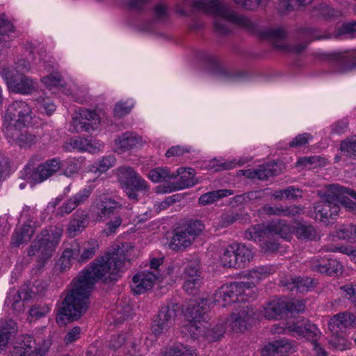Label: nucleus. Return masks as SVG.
Wrapping results in <instances>:
<instances>
[{
  "instance_id": "obj_28",
  "label": "nucleus",
  "mask_w": 356,
  "mask_h": 356,
  "mask_svg": "<svg viewBox=\"0 0 356 356\" xmlns=\"http://www.w3.org/2000/svg\"><path fill=\"white\" fill-rule=\"evenodd\" d=\"M146 349L142 346V337L139 334H133L127 333L125 346L123 352L125 356H140Z\"/></svg>"
},
{
  "instance_id": "obj_24",
  "label": "nucleus",
  "mask_w": 356,
  "mask_h": 356,
  "mask_svg": "<svg viewBox=\"0 0 356 356\" xmlns=\"http://www.w3.org/2000/svg\"><path fill=\"white\" fill-rule=\"evenodd\" d=\"M20 128L15 127L11 129L10 134L4 133L9 143H16L21 147H25L35 144L38 140V137L34 134L27 131L21 133L19 131Z\"/></svg>"
},
{
  "instance_id": "obj_49",
  "label": "nucleus",
  "mask_w": 356,
  "mask_h": 356,
  "mask_svg": "<svg viewBox=\"0 0 356 356\" xmlns=\"http://www.w3.org/2000/svg\"><path fill=\"white\" fill-rule=\"evenodd\" d=\"M243 219L245 218L242 213L228 211L220 216V225L222 227H227L237 221L241 222Z\"/></svg>"
},
{
  "instance_id": "obj_58",
  "label": "nucleus",
  "mask_w": 356,
  "mask_h": 356,
  "mask_svg": "<svg viewBox=\"0 0 356 356\" xmlns=\"http://www.w3.org/2000/svg\"><path fill=\"white\" fill-rule=\"evenodd\" d=\"M93 191V187L88 186L80 190L77 193L73 195L72 200L74 201L76 206L83 204L90 197Z\"/></svg>"
},
{
  "instance_id": "obj_19",
  "label": "nucleus",
  "mask_w": 356,
  "mask_h": 356,
  "mask_svg": "<svg viewBox=\"0 0 356 356\" xmlns=\"http://www.w3.org/2000/svg\"><path fill=\"white\" fill-rule=\"evenodd\" d=\"M329 59L339 72H346L356 68V51L333 52L329 54Z\"/></svg>"
},
{
  "instance_id": "obj_13",
  "label": "nucleus",
  "mask_w": 356,
  "mask_h": 356,
  "mask_svg": "<svg viewBox=\"0 0 356 356\" xmlns=\"http://www.w3.org/2000/svg\"><path fill=\"white\" fill-rule=\"evenodd\" d=\"M60 168L59 159L54 158L40 164L32 172H27L26 177L27 179L32 181L34 184L41 183L54 175L60 170ZM29 170V168H26L25 169L26 171Z\"/></svg>"
},
{
  "instance_id": "obj_51",
  "label": "nucleus",
  "mask_w": 356,
  "mask_h": 356,
  "mask_svg": "<svg viewBox=\"0 0 356 356\" xmlns=\"http://www.w3.org/2000/svg\"><path fill=\"white\" fill-rule=\"evenodd\" d=\"M183 284L184 290L188 294L195 295L197 293L202 284V277H187Z\"/></svg>"
},
{
  "instance_id": "obj_64",
  "label": "nucleus",
  "mask_w": 356,
  "mask_h": 356,
  "mask_svg": "<svg viewBox=\"0 0 356 356\" xmlns=\"http://www.w3.org/2000/svg\"><path fill=\"white\" fill-rule=\"evenodd\" d=\"M341 289L345 293L346 298L356 305V284L343 285Z\"/></svg>"
},
{
  "instance_id": "obj_15",
  "label": "nucleus",
  "mask_w": 356,
  "mask_h": 356,
  "mask_svg": "<svg viewBox=\"0 0 356 356\" xmlns=\"http://www.w3.org/2000/svg\"><path fill=\"white\" fill-rule=\"evenodd\" d=\"M204 225L199 220H190L179 231V251L191 246L195 239L202 232Z\"/></svg>"
},
{
  "instance_id": "obj_27",
  "label": "nucleus",
  "mask_w": 356,
  "mask_h": 356,
  "mask_svg": "<svg viewBox=\"0 0 356 356\" xmlns=\"http://www.w3.org/2000/svg\"><path fill=\"white\" fill-rule=\"evenodd\" d=\"M274 234L269 226L263 224H257L252 225L244 233V236L248 240L254 241L255 242H262L266 238L273 236Z\"/></svg>"
},
{
  "instance_id": "obj_21",
  "label": "nucleus",
  "mask_w": 356,
  "mask_h": 356,
  "mask_svg": "<svg viewBox=\"0 0 356 356\" xmlns=\"http://www.w3.org/2000/svg\"><path fill=\"white\" fill-rule=\"evenodd\" d=\"M213 301L222 307H226L232 303L243 300L239 298L236 293V289L233 284H226L220 287L213 296Z\"/></svg>"
},
{
  "instance_id": "obj_44",
  "label": "nucleus",
  "mask_w": 356,
  "mask_h": 356,
  "mask_svg": "<svg viewBox=\"0 0 356 356\" xmlns=\"http://www.w3.org/2000/svg\"><path fill=\"white\" fill-rule=\"evenodd\" d=\"M63 234V229L60 227L55 226L51 227L49 230L42 231L40 236L46 238L50 243L51 245H54V248L56 250L58 245L61 236Z\"/></svg>"
},
{
  "instance_id": "obj_9",
  "label": "nucleus",
  "mask_w": 356,
  "mask_h": 356,
  "mask_svg": "<svg viewBox=\"0 0 356 356\" xmlns=\"http://www.w3.org/2000/svg\"><path fill=\"white\" fill-rule=\"evenodd\" d=\"M50 347L49 341L38 343L33 337L24 335L19 345L13 347L9 356H44Z\"/></svg>"
},
{
  "instance_id": "obj_11",
  "label": "nucleus",
  "mask_w": 356,
  "mask_h": 356,
  "mask_svg": "<svg viewBox=\"0 0 356 356\" xmlns=\"http://www.w3.org/2000/svg\"><path fill=\"white\" fill-rule=\"evenodd\" d=\"M356 327V312H340L333 316L328 322V329L337 339L343 338L347 328Z\"/></svg>"
},
{
  "instance_id": "obj_46",
  "label": "nucleus",
  "mask_w": 356,
  "mask_h": 356,
  "mask_svg": "<svg viewBox=\"0 0 356 356\" xmlns=\"http://www.w3.org/2000/svg\"><path fill=\"white\" fill-rule=\"evenodd\" d=\"M234 247L236 251L237 261L239 268L250 261L252 258V253L251 250L243 244L234 243Z\"/></svg>"
},
{
  "instance_id": "obj_40",
  "label": "nucleus",
  "mask_w": 356,
  "mask_h": 356,
  "mask_svg": "<svg viewBox=\"0 0 356 356\" xmlns=\"http://www.w3.org/2000/svg\"><path fill=\"white\" fill-rule=\"evenodd\" d=\"M115 157L113 155L104 156L89 166V170L93 172H105L115 163Z\"/></svg>"
},
{
  "instance_id": "obj_23",
  "label": "nucleus",
  "mask_w": 356,
  "mask_h": 356,
  "mask_svg": "<svg viewBox=\"0 0 356 356\" xmlns=\"http://www.w3.org/2000/svg\"><path fill=\"white\" fill-rule=\"evenodd\" d=\"M262 213L268 216L294 217L303 213V207L298 205L284 207L277 204H265L261 208Z\"/></svg>"
},
{
  "instance_id": "obj_10",
  "label": "nucleus",
  "mask_w": 356,
  "mask_h": 356,
  "mask_svg": "<svg viewBox=\"0 0 356 356\" xmlns=\"http://www.w3.org/2000/svg\"><path fill=\"white\" fill-rule=\"evenodd\" d=\"M99 120L96 112L80 108L79 113L72 118L70 130L75 133L88 132L97 129Z\"/></svg>"
},
{
  "instance_id": "obj_60",
  "label": "nucleus",
  "mask_w": 356,
  "mask_h": 356,
  "mask_svg": "<svg viewBox=\"0 0 356 356\" xmlns=\"http://www.w3.org/2000/svg\"><path fill=\"white\" fill-rule=\"evenodd\" d=\"M38 109L40 113L50 115L55 111L56 106L51 99L49 98H44L41 100H38Z\"/></svg>"
},
{
  "instance_id": "obj_33",
  "label": "nucleus",
  "mask_w": 356,
  "mask_h": 356,
  "mask_svg": "<svg viewBox=\"0 0 356 356\" xmlns=\"http://www.w3.org/2000/svg\"><path fill=\"white\" fill-rule=\"evenodd\" d=\"M199 182L192 168H179V190L190 188Z\"/></svg>"
},
{
  "instance_id": "obj_29",
  "label": "nucleus",
  "mask_w": 356,
  "mask_h": 356,
  "mask_svg": "<svg viewBox=\"0 0 356 356\" xmlns=\"http://www.w3.org/2000/svg\"><path fill=\"white\" fill-rule=\"evenodd\" d=\"M35 232L34 228L31 225H22L17 227L12 235L10 245L13 247H19L23 243H28Z\"/></svg>"
},
{
  "instance_id": "obj_54",
  "label": "nucleus",
  "mask_w": 356,
  "mask_h": 356,
  "mask_svg": "<svg viewBox=\"0 0 356 356\" xmlns=\"http://www.w3.org/2000/svg\"><path fill=\"white\" fill-rule=\"evenodd\" d=\"M305 309V302L303 300H292L286 301V307L284 308V314H296L302 313Z\"/></svg>"
},
{
  "instance_id": "obj_31",
  "label": "nucleus",
  "mask_w": 356,
  "mask_h": 356,
  "mask_svg": "<svg viewBox=\"0 0 356 356\" xmlns=\"http://www.w3.org/2000/svg\"><path fill=\"white\" fill-rule=\"evenodd\" d=\"M254 315L250 306L247 305L243 307L238 314H233L232 319L233 321V327L240 332H244L247 330V324L250 319Z\"/></svg>"
},
{
  "instance_id": "obj_36",
  "label": "nucleus",
  "mask_w": 356,
  "mask_h": 356,
  "mask_svg": "<svg viewBox=\"0 0 356 356\" xmlns=\"http://www.w3.org/2000/svg\"><path fill=\"white\" fill-rule=\"evenodd\" d=\"M28 298V293L24 292L21 289L13 295H11V293H10L5 300V305L8 307L10 306L12 309L16 312H21L24 309L22 300H26Z\"/></svg>"
},
{
  "instance_id": "obj_34",
  "label": "nucleus",
  "mask_w": 356,
  "mask_h": 356,
  "mask_svg": "<svg viewBox=\"0 0 356 356\" xmlns=\"http://www.w3.org/2000/svg\"><path fill=\"white\" fill-rule=\"evenodd\" d=\"M234 194V191L230 189H219L216 191H210L202 194L198 200L200 205L211 204L216 201Z\"/></svg>"
},
{
  "instance_id": "obj_35",
  "label": "nucleus",
  "mask_w": 356,
  "mask_h": 356,
  "mask_svg": "<svg viewBox=\"0 0 356 356\" xmlns=\"http://www.w3.org/2000/svg\"><path fill=\"white\" fill-rule=\"evenodd\" d=\"M99 248V243L95 239H90L83 243L81 246L79 255L76 257V261L79 263H86L90 259Z\"/></svg>"
},
{
  "instance_id": "obj_14",
  "label": "nucleus",
  "mask_w": 356,
  "mask_h": 356,
  "mask_svg": "<svg viewBox=\"0 0 356 356\" xmlns=\"http://www.w3.org/2000/svg\"><path fill=\"white\" fill-rule=\"evenodd\" d=\"M177 305L172 304L171 306L163 307L159 311L152 326V331L156 337L159 336L172 325L177 316Z\"/></svg>"
},
{
  "instance_id": "obj_22",
  "label": "nucleus",
  "mask_w": 356,
  "mask_h": 356,
  "mask_svg": "<svg viewBox=\"0 0 356 356\" xmlns=\"http://www.w3.org/2000/svg\"><path fill=\"white\" fill-rule=\"evenodd\" d=\"M80 251L81 245L76 240L73 241L70 247L63 251L62 255L56 263L55 268L56 270L61 273L68 270L72 266V261L76 260Z\"/></svg>"
},
{
  "instance_id": "obj_5",
  "label": "nucleus",
  "mask_w": 356,
  "mask_h": 356,
  "mask_svg": "<svg viewBox=\"0 0 356 356\" xmlns=\"http://www.w3.org/2000/svg\"><path fill=\"white\" fill-rule=\"evenodd\" d=\"M32 110L27 102L16 100L10 104L3 118V131L10 134L11 129L29 126L32 120Z\"/></svg>"
},
{
  "instance_id": "obj_57",
  "label": "nucleus",
  "mask_w": 356,
  "mask_h": 356,
  "mask_svg": "<svg viewBox=\"0 0 356 356\" xmlns=\"http://www.w3.org/2000/svg\"><path fill=\"white\" fill-rule=\"evenodd\" d=\"M42 82L48 88H51L62 85V76L58 72H53L42 78Z\"/></svg>"
},
{
  "instance_id": "obj_16",
  "label": "nucleus",
  "mask_w": 356,
  "mask_h": 356,
  "mask_svg": "<svg viewBox=\"0 0 356 356\" xmlns=\"http://www.w3.org/2000/svg\"><path fill=\"white\" fill-rule=\"evenodd\" d=\"M159 273L149 270H143L134 275L131 283V289L135 294H143L151 290L154 286Z\"/></svg>"
},
{
  "instance_id": "obj_18",
  "label": "nucleus",
  "mask_w": 356,
  "mask_h": 356,
  "mask_svg": "<svg viewBox=\"0 0 356 356\" xmlns=\"http://www.w3.org/2000/svg\"><path fill=\"white\" fill-rule=\"evenodd\" d=\"M95 206L99 220H104L118 213L122 207V204L108 196H101L96 200Z\"/></svg>"
},
{
  "instance_id": "obj_61",
  "label": "nucleus",
  "mask_w": 356,
  "mask_h": 356,
  "mask_svg": "<svg viewBox=\"0 0 356 356\" xmlns=\"http://www.w3.org/2000/svg\"><path fill=\"white\" fill-rule=\"evenodd\" d=\"M77 207L74 201L72 200V197L67 199L58 209L56 211V216H65L70 213Z\"/></svg>"
},
{
  "instance_id": "obj_32",
  "label": "nucleus",
  "mask_w": 356,
  "mask_h": 356,
  "mask_svg": "<svg viewBox=\"0 0 356 356\" xmlns=\"http://www.w3.org/2000/svg\"><path fill=\"white\" fill-rule=\"evenodd\" d=\"M286 301L277 298L269 301L264 307V316L267 319H276L284 314Z\"/></svg>"
},
{
  "instance_id": "obj_59",
  "label": "nucleus",
  "mask_w": 356,
  "mask_h": 356,
  "mask_svg": "<svg viewBox=\"0 0 356 356\" xmlns=\"http://www.w3.org/2000/svg\"><path fill=\"white\" fill-rule=\"evenodd\" d=\"M93 191V187L88 186L80 190L77 193L73 195L72 200L74 201L76 206L83 204L90 197Z\"/></svg>"
},
{
  "instance_id": "obj_8",
  "label": "nucleus",
  "mask_w": 356,
  "mask_h": 356,
  "mask_svg": "<svg viewBox=\"0 0 356 356\" xmlns=\"http://www.w3.org/2000/svg\"><path fill=\"white\" fill-rule=\"evenodd\" d=\"M4 79L8 90L15 94L30 95L37 88L35 81L22 73L6 71Z\"/></svg>"
},
{
  "instance_id": "obj_50",
  "label": "nucleus",
  "mask_w": 356,
  "mask_h": 356,
  "mask_svg": "<svg viewBox=\"0 0 356 356\" xmlns=\"http://www.w3.org/2000/svg\"><path fill=\"white\" fill-rule=\"evenodd\" d=\"M337 236L340 239L356 242V225L352 224L342 225L337 232Z\"/></svg>"
},
{
  "instance_id": "obj_52",
  "label": "nucleus",
  "mask_w": 356,
  "mask_h": 356,
  "mask_svg": "<svg viewBox=\"0 0 356 356\" xmlns=\"http://www.w3.org/2000/svg\"><path fill=\"white\" fill-rule=\"evenodd\" d=\"M225 331V326L222 324H218L211 329L205 327L204 337L209 341H218L223 336Z\"/></svg>"
},
{
  "instance_id": "obj_37",
  "label": "nucleus",
  "mask_w": 356,
  "mask_h": 356,
  "mask_svg": "<svg viewBox=\"0 0 356 356\" xmlns=\"http://www.w3.org/2000/svg\"><path fill=\"white\" fill-rule=\"evenodd\" d=\"M295 234L298 239L304 241H314L318 238L317 231L312 225L298 224Z\"/></svg>"
},
{
  "instance_id": "obj_63",
  "label": "nucleus",
  "mask_w": 356,
  "mask_h": 356,
  "mask_svg": "<svg viewBox=\"0 0 356 356\" xmlns=\"http://www.w3.org/2000/svg\"><path fill=\"white\" fill-rule=\"evenodd\" d=\"M296 291L304 293L314 287L313 280L309 277H296Z\"/></svg>"
},
{
  "instance_id": "obj_3",
  "label": "nucleus",
  "mask_w": 356,
  "mask_h": 356,
  "mask_svg": "<svg viewBox=\"0 0 356 356\" xmlns=\"http://www.w3.org/2000/svg\"><path fill=\"white\" fill-rule=\"evenodd\" d=\"M344 187L339 184H331L329 190L321 195V200L314 206L316 218L327 224L330 219L338 216L340 207V196L343 195Z\"/></svg>"
},
{
  "instance_id": "obj_62",
  "label": "nucleus",
  "mask_w": 356,
  "mask_h": 356,
  "mask_svg": "<svg viewBox=\"0 0 356 356\" xmlns=\"http://www.w3.org/2000/svg\"><path fill=\"white\" fill-rule=\"evenodd\" d=\"M334 11L325 3H321L318 6L314 8L313 15L330 18L334 15Z\"/></svg>"
},
{
  "instance_id": "obj_55",
  "label": "nucleus",
  "mask_w": 356,
  "mask_h": 356,
  "mask_svg": "<svg viewBox=\"0 0 356 356\" xmlns=\"http://www.w3.org/2000/svg\"><path fill=\"white\" fill-rule=\"evenodd\" d=\"M216 73L222 79L229 81H238L241 76L240 73L231 72L225 69L221 65L215 63Z\"/></svg>"
},
{
  "instance_id": "obj_12",
  "label": "nucleus",
  "mask_w": 356,
  "mask_h": 356,
  "mask_svg": "<svg viewBox=\"0 0 356 356\" xmlns=\"http://www.w3.org/2000/svg\"><path fill=\"white\" fill-rule=\"evenodd\" d=\"M54 245H51L48 240L40 235L37 236L27 250V256L34 257L35 261L44 265L55 252Z\"/></svg>"
},
{
  "instance_id": "obj_20",
  "label": "nucleus",
  "mask_w": 356,
  "mask_h": 356,
  "mask_svg": "<svg viewBox=\"0 0 356 356\" xmlns=\"http://www.w3.org/2000/svg\"><path fill=\"white\" fill-rule=\"evenodd\" d=\"M115 152L123 154L132 150L142 143V138L134 132H125L118 136L114 140Z\"/></svg>"
},
{
  "instance_id": "obj_53",
  "label": "nucleus",
  "mask_w": 356,
  "mask_h": 356,
  "mask_svg": "<svg viewBox=\"0 0 356 356\" xmlns=\"http://www.w3.org/2000/svg\"><path fill=\"white\" fill-rule=\"evenodd\" d=\"M134 106L131 100L118 102L113 109V113L115 117L122 118L129 114Z\"/></svg>"
},
{
  "instance_id": "obj_41",
  "label": "nucleus",
  "mask_w": 356,
  "mask_h": 356,
  "mask_svg": "<svg viewBox=\"0 0 356 356\" xmlns=\"http://www.w3.org/2000/svg\"><path fill=\"white\" fill-rule=\"evenodd\" d=\"M186 262H183L184 275L187 277H202V272L200 268V261L196 257H192L191 259H186Z\"/></svg>"
},
{
  "instance_id": "obj_38",
  "label": "nucleus",
  "mask_w": 356,
  "mask_h": 356,
  "mask_svg": "<svg viewBox=\"0 0 356 356\" xmlns=\"http://www.w3.org/2000/svg\"><path fill=\"white\" fill-rule=\"evenodd\" d=\"M16 323L13 320L0 321V350L7 344L11 333L15 332Z\"/></svg>"
},
{
  "instance_id": "obj_45",
  "label": "nucleus",
  "mask_w": 356,
  "mask_h": 356,
  "mask_svg": "<svg viewBox=\"0 0 356 356\" xmlns=\"http://www.w3.org/2000/svg\"><path fill=\"white\" fill-rule=\"evenodd\" d=\"M340 150L343 156L356 159V136L348 137L342 140Z\"/></svg>"
},
{
  "instance_id": "obj_1",
  "label": "nucleus",
  "mask_w": 356,
  "mask_h": 356,
  "mask_svg": "<svg viewBox=\"0 0 356 356\" xmlns=\"http://www.w3.org/2000/svg\"><path fill=\"white\" fill-rule=\"evenodd\" d=\"M129 264L128 257L121 248L97 258L86 270H82L72 289L67 293L63 307L58 310L56 322L65 325L78 320L88 308L89 297L95 283L115 281Z\"/></svg>"
},
{
  "instance_id": "obj_4",
  "label": "nucleus",
  "mask_w": 356,
  "mask_h": 356,
  "mask_svg": "<svg viewBox=\"0 0 356 356\" xmlns=\"http://www.w3.org/2000/svg\"><path fill=\"white\" fill-rule=\"evenodd\" d=\"M118 180L131 200L138 202L139 193L145 194L149 191L148 183L131 167L123 165L116 170Z\"/></svg>"
},
{
  "instance_id": "obj_30",
  "label": "nucleus",
  "mask_w": 356,
  "mask_h": 356,
  "mask_svg": "<svg viewBox=\"0 0 356 356\" xmlns=\"http://www.w3.org/2000/svg\"><path fill=\"white\" fill-rule=\"evenodd\" d=\"M183 314L188 322L201 323L207 317L206 307L195 302H191L183 311Z\"/></svg>"
},
{
  "instance_id": "obj_7",
  "label": "nucleus",
  "mask_w": 356,
  "mask_h": 356,
  "mask_svg": "<svg viewBox=\"0 0 356 356\" xmlns=\"http://www.w3.org/2000/svg\"><path fill=\"white\" fill-rule=\"evenodd\" d=\"M178 169L171 172L167 167H156L149 170L147 177L154 183L164 182L158 186L157 192L168 193L178 189Z\"/></svg>"
},
{
  "instance_id": "obj_48",
  "label": "nucleus",
  "mask_w": 356,
  "mask_h": 356,
  "mask_svg": "<svg viewBox=\"0 0 356 356\" xmlns=\"http://www.w3.org/2000/svg\"><path fill=\"white\" fill-rule=\"evenodd\" d=\"M59 164L60 165V169L67 177H71L74 174L78 173L80 168L78 161L74 158H69L63 161L59 160Z\"/></svg>"
},
{
  "instance_id": "obj_25",
  "label": "nucleus",
  "mask_w": 356,
  "mask_h": 356,
  "mask_svg": "<svg viewBox=\"0 0 356 356\" xmlns=\"http://www.w3.org/2000/svg\"><path fill=\"white\" fill-rule=\"evenodd\" d=\"M293 350L292 341L286 338H282L265 345L261 350V356H275L277 353H289Z\"/></svg>"
},
{
  "instance_id": "obj_2",
  "label": "nucleus",
  "mask_w": 356,
  "mask_h": 356,
  "mask_svg": "<svg viewBox=\"0 0 356 356\" xmlns=\"http://www.w3.org/2000/svg\"><path fill=\"white\" fill-rule=\"evenodd\" d=\"M193 6L195 9L214 16V30L220 35H225L231 32V24L250 29L254 27V24L248 18L236 15L219 0H194Z\"/></svg>"
},
{
  "instance_id": "obj_43",
  "label": "nucleus",
  "mask_w": 356,
  "mask_h": 356,
  "mask_svg": "<svg viewBox=\"0 0 356 356\" xmlns=\"http://www.w3.org/2000/svg\"><path fill=\"white\" fill-rule=\"evenodd\" d=\"M302 190L299 188L288 186L284 189L275 191L273 195L277 200H282L284 197L289 200H296L302 197Z\"/></svg>"
},
{
  "instance_id": "obj_42",
  "label": "nucleus",
  "mask_w": 356,
  "mask_h": 356,
  "mask_svg": "<svg viewBox=\"0 0 356 356\" xmlns=\"http://www.w3.org/2000/svg\"><path fill=\"white\" fill-rule=\"evenodd\" d=\"M181 332L186 336H190L193 339H197L200 337H204L205 326L201 323L188 322L182 327Z\"/></svg>"
},
{
  "instance_id": "obj_6",
  "label": "nucleus",
  "mask_w": 356,
  "mask_h": 356,
  "mask_svg": "<svg viewBox=\"0 0 356 356\" xmlns=\"http://www.w3.org/2000/svg\"><path fill=\"white\" fill-rule=\"evenodd\" d=\"M274 332L278 334L291 333L294 337L305 338L306 340L311 341V342L317 340L321 336V332L317 326L307 319L289 323L285 328L276 325L274 327Z\"/></svg>"
},
{
  "instance_id": "obj_56",
  "label": "nucleus",
  "mask_w": 356,
  "mask_h": 356,
  "mask_svg": "<svg viewBox=\"0 0 356 356\" xmlns=\"http://www.w3.org/2000/svg\"><path fill=\"white\" fill-rule=\"evenodd\" d=\"M278 175V172L273 165H259L257 169V179L259 180H267L270 177Z\"/></svg>"
},
{
  "instance_id": "obj_39",
  "label": "nucleus",
  "mask_w": 356,
  "mask_h": 356,
  "mask_svg": "<svg viewBox=\"0 0 356 356\" xmlns=\"http://www.w3.org/2000/svg\"><path fill=\"white\" fill-rule=\"evenodd\" d=\"M220 261L223 266L238 268L234 243L229 245L223 251Z\"/></svg>"
},
{
  "instance_id": "obj_17",
  "label": "nucleus",
  "mask_w": 356,
  "mask_h": 356,
  "mask_svg": "<svg viewBox=\"0 0 356 356\" xmlns=\"http://www.w3.org/2000/svg\"><path fill=\"white\" fill-rule=\"evenodd\" d=\"M309 266L313 271L327 275H337L341 270V265L337 260L320 256L314 257L309 261Z\"/></svg>"
},
{
  "instance_id": "obj_47",
  "label": "nucleus",
  "mask_w": 356,
  "mask_h": 356,
  "mask_svg": "<svg viewBox=\"0 0 356 356\" xmlns=\"http://www.w3.org/2000/svg\"><path fill=\"white\" fill-rule=\"evenodd\" d=\"M70 145L72 149H78L81 151H87L89 152H95L97 148L91 143V140L76 137L72 138L70 142Z\"/></svg>"
},
{
  "instance_id": "obj_26",
  "label": "nucleus",
  "mask_w": 356,
  "mask_h": 356,
  "mask_svg": "<svg viewBox=\"0 0 356 356\" xmlns=\"http://www.w3.org/2000/svg\"><path fill=\"white\" fill-rule=\"evenodd\" d=\"M88 212L84 210H77L73 214L67 229L70 236H76L86 227L88 224Z\"/></svg>"
}]
</instances>
